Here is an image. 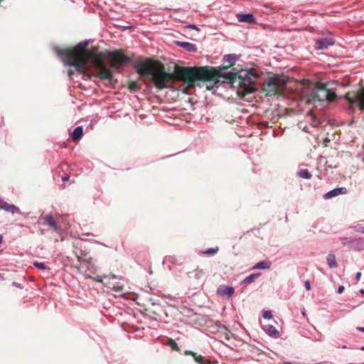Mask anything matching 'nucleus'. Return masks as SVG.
Listing matches in <instances>:
<instances>
[{
	"mask_svg": "<svg viewBox=\"0 0 364 364\" xmlns=\"http://www.w3.org/2000/svg\"><path fill=\"white\" fill-rule=\"evenodd\" d=\"M106 276L104 275V276H97L96 278L94 279L95 281L96 282H101L102 281V278H105Z\"/></svg>",
	"mask_w": 364,
	"mask_h": 364,
	"instance_id": "33",
	"label": "nucleus"
},
{
	"mask_svg": "<svg viewBox=\"0 0 364 364\" xmlns=\"http://www.w3.org/2000/svg\"><path fill=\"white\" fill-rule=\"evenodd\" d=\"M108 277H109V278H112V279H116V278H117V276H116V275H114V274H109L108 275Z\"/></svg>",
	"mask_w": 364,
	"mask_h": 364,
	"instance_id": "38",
	"label": "nucleus"
},
{
	"mask_svg": "<svg viewBox=\"0 0 364 364\" xmlns=\"http://www.w3.org/2000/svg\"><path fill=\"white\" fill-rule=\"evenodd\" d=\"M326 261L329 268L334 269L338 267V263L336 262V256L334 254H328L326 257Z\"/></svg>",
	"mask_w": 364,
	"mask_h": 364,
	"instance_id": "20",
	"label": "nucleus"
},
{
	"mask_svg": "<svg viewBox=\"0 0 364 364\" xmlns=\"http://www.w3.org/2000/svg\"><path fill=\"white\" fill-rule=\"evenodd\" d=\"M298 176L300 178H305V179H310L312 177L311 173L309 171L308 169H300L298 173Z\"/></svg>",
	"mask_w": 364,
	"mask_h": 364,
	"instance_id": "23",
	"label": "nucleus"
},
{
	"mask_svg": "<svg viewBox=\"0 0 364 364\" xmlns=\"http://www.w3.org/2000/svg\"><path fill=\"white\" fill-rule=\"evenodd\" d=\"M347 192H348V190L346 187H337V188H335L326 192L323 195V198L324 199H331V198L336 197L339 195L346 194Z\"/></svg>",
	"mask_w": 364,
	"mask_h": 364,
	"instance_id": "9",
	"label": "nucleus"
},
{
	"mask_svg": "<svg viewBox=\"0 0 364 364\" xmlns=\"http://www.w3.org/2000/svg\"><path fill=\"white\" fill-rule=\"evenodd\" d=\"M262 316L264 319H271L273 317L271 311H264L263 312Z\"/></svg>",
	"mask_w": 364,
	"mask_h": 364,
	"instance_id": "30",
	"label": "nucleus"
},
{
	"mask_svg": "<svg viewBox=\"0 0 364 364\" xmlns=\"http://www.w3.org/2000/svg\"><path fill=\"white\" fill-rule=\"evenodd\" d=\"M187 28H192V29H194V30H196V31H199L200 28L199 27L196 25V24H188V26H186Z\"/></svg>",
	"mask_w": 364,
	"mask_h": 364,
	"instance_id": "31",
	"label": "nucleus"
},
{
	"mask_svg": "<svg viewBox=\"0 0 364 364\" xmlns=\"http://www.w3.org/2000/svg\"><path fill=\"white\" fill-rule=\"evenodd\" d=\"M266 85L269 87H272L274 89H280L283 86V82L281 80L279 75H274L273 77H269L267 80Z\"/></svg>",
	"mask_w": 364,
	"mask_h": 364,
	"instance_id": "12",
	"label": "nucleus"
},
{
	"mask_svg": "<svg viewBox=\"0 0 364 364\" xmlns=\"http://www.w3.org/2000/svg\"><path fill=\"white\" fill-rule=\"evenodd\" d=\"M85 277H86L87 278H91V277H90V276H89V275H85Z\"/></svg>",
	"mask_w": 364,
	"mask_h": 364,
	"instance_id": "48",
	"label": "nucleus"
},
{
	"mask_svg": "<svg viewBox=\"0 0 364 364\" xmlns=\"http://www.w3.org/2000/svg\"><path fill=\"white\" fill-rule=\"evenodd\" d=\"M360 277H361V272H357L356 274H355V281H359L360 279Z\"/></svg>",
	"mask_w": 364,
	"mask_h": 364,
	"instance_id": "35",
	"label": "nucleus"
},
{
	"mask_svg": "<svg viewBox=\"0 0 364 364\" xmlns=\"http://www.w3.org/2000/svg\"><path fill=\"white\" fill-rule=\"evenodd\" d=\"M217 293L221 296L231 297L235 293V289L232 287L222 284L218 287Z\"/></svg>",
	"mask_w": 364,
	"mask_h": 364,
	"instance_id": "13",
	"label": "nucleus"
},
{
	"mask_svg": "<svg viewBox=\"0 0 364 364\" xmlns=\"http://www.w3.org/2000/svg\"><path fill=\"white\" fill-rule=\"evenodd\" d=\"M224 58L229 64L234 65L237 60V55L236 54H227Z\"/></svg>",
	"mask_w": 364,
	"mask_h": 364,
	"instance_id": "24",
	"label": "nucleus"
},
{
	"mask_svg": "<svg viewBox=\"0 0 364 364\" xmlns=\"http://www.w3.org/2000/svg\"><path fill=\"white\" fill-rule=\"evenodd\" d=\"M358 105L360 109L364 112V90L358 97Z\"/></svg>",
	"mask_w": 364,
	"mask_h": 364,
	"instance_id": "25",
	"label": "nucleus"
},
{
	"mask_svg": "<svg viewBox=\"0 0 364 364\" xmlns=\"http://www.w3.org/2000/svg\"><path fill=\"white\" fill-rule=\"evenodd\" d=\"M43 224L58 233L60 232L62 230L61 226L55 221L50 214L43 217Z\"/></svg>",
	"mask_w": 364,
	"mask_h": 364,
	"instance_id": "8",
	"label": "nucleus"
},
{
	"mask_svg": "<svg viewBox=\"0 0 364 364\" xmlns=\"http://www.w3.org/2000/svg\"><path fill=\"white\" fill-rule=\"evenodd\" d=\"M0 209L4 210L6 212L11 213L12 214H20V209L14 204H9L7 202L4 201L2 198H0Z\"/></svg>",
	"mask_w": 364,
	"mask_h": 364,
	"instance_id": "10",
	"label": "nucleus"
},
{
	"mask_svg": "<svg viewBox=\"0 0 364 364\" xmlns=\"http://www.w3.org/2000/svg\"><path fill=\"white\" fill-rule=\"evenodd\" d=\"M219 250V247L218 246L215 247H211L205 250L203 252V254L208 255V256H213L215 255Z\"/></svg>",
	"mask_w": 364,
	"mask_h": 364,
	"instance_id": "26",
	"label": "nucleus"
},
{
	"mask_svg": "<svg viewBox=\"0 0 364 364\" xmlns=\"http://www.w3.org/2000/svg\"><path fill=\"white\" fill-rule=\"evenodd\" d=\"M305 289L306 290H310L311 289V284H310V282L309 280H306L305 282Z\"/></svg>",
	"mask_w": 364,
	"mask_h": 364,
	"instance_id": "34",
	"label": "nucleus"
},
{
	"mask_svg": "<svg viewBox=\"0 0 364 364\" xmlns=\"http://www.w3.org/2000/svg\"><path fill=\"white\" fill-rule=\"evenodd\" d=\"M77 261L80 262H82L85 261V259H82V258L78 255H77Z\"/></svg>",
	"mask_w": 364,
	"mask_h": 364,
	"instance_id": "40",
	"label": "nucleus"
},
{
	"mask_svg": "<svg viewBox=\"0 0 364 364\" xmlns=\"http://www.w3.org/2000/svg\"><path fill=\"white\" fill-rule=\"evenodd\" d=\"M136 71L141 75L148 76L151 73L150 68L146 64H139L136 66Z\"/></svg>",
	"mask_w": 364,
	"mask_h": 364,
	"instance_id": "18",
	"label": "nucleus"
},
{
	"mask_svg": "<svg viewBox=\"0 0 364 364\" xmlns=\"http://www.w3.org/2000/svg\"><path fill=\"white\" fill-rule=\"evenodd\" d=\"M2 240H3V237H2V235H0V243H1Z\"/></svg>",
	"mask_w": 364,
	"mask_h": 364,
	"instance_id": "44",
	"label": "nucleus"
},
{
	"mask_svg": "<svg viewBox=\"0 0 364 364\" xmlns=\"http://www.w3.org/2000/svg\"><path fill=\"white\" fill-rule=\"evenodd\" d=\"M360 349L361 350H363V351H364V346H361V347L360 348Z\"/></svg>",
	"mask_w": 364,
	"mask_h": 364,
	"instance_id": "47",
	"label": "nucleus"
},
{
	"mask_svg": "<svg viewBox=\"0 0 364 364\" xmlns=\"http://www.w3.org/2000/svg\"><path fill=\"white\" fill-rule=\"evenodd\" d=\"M68 178H69V176H68V175H65V176H63V178H62L63 181H66Z\"/></svg>",
	"mask_w": 364,
	"mask_h": 364,
	"instance_id": "41",
	"label": "nucleus"
},
{
	"mask_svg": "<svg viewBox=\"0 0 364 364\" xmlns=\"http://www.w3.org/2000/svg\"><path fill=\"white\" fill-rule=\"evenodd\" d=\"M245 87V92L252 93L257 90L255 84L260 78V75L252 70H241L238 72Z\"/></svg>",
	"mask_w": 364,
	"mask_h": 364,
	"instance_id": "4",
	"label": "nucleus"
},
{
	"mask_svg": "<svg viewBox=\"0 0 364 364\" xmlns=\"http://www.w3.org/2000/svg\"><path fill=\"white\" fill-rule=\"evenodd\" d=\"M114 289L115 291H119L120 289V288L119 287H114Z\"/></svg>",
	"mask_w": 364,
	"mask_h": 364,
	"instance_id": "42",
	"label": "nucleus"
},
{
	"mask_svg": "<svg viewBox=\"0 0 364 364\" xmlns=\"http://www.w3.org/2000/svg\"><path fill=\"white\" fill-rule=\"evenodd\" d=\"M185 354L192 355L195 361L198 364H210V363L208 362L205 357L202 355H198L196 353H194L193 351L186 350Z\"/></svg>",
	"mask_w": 364,
	"mask_h": 364,
	"instance_id": "16",
	"label": "nucleus"
},
{
	"mask_svg": "<svg viewBox=\"0 0 364 364\" xmlns=\"http://www.w3.org/2000/svg\"><path fill=\"white\" fill-rule=\"evenodd\" d=\"M357 330L364 333V327H357Z\"/></svg>",
	"mask_w": 364,
	"mask_h": 364,
	"instance_id": "39",
	"label": "nucleus"
},
{
	"mask_svg": "<svg viewBox=\"0 0 364 364\" xmlns=\"http://www.w3.org/2000/svg\"><path fill=\"white\" fill-rule=\"evenodd\" d=\"M174 43L188 52H195L197 50L196 45L189 42L175 41Z\"/></svg>",
	"mask_w": 364,
	"mask_h": 364,
	"instance_id": "14",
	"label": "nucleus"
},
{
	"mask_svg": "<svg viewBox=\"0 0 364 364\" xmlns=\"http://www.w3.org/2000/svg\"><path fill=\"white\" fill-rule=\"evenodd\" d=\"M350 228L353 229L355 232L364 233V225H362L360 224L350 226Z\"/></svg>",
	"mask_w": 364,
	"mask_h": 364,
	"instance_id": "28",
	"label": "nucleus"
},
{
	"mask_svg": "<svg viewBox=\"0 0 364 364\" xmlns=\"http://www.w3.org/2000/svg\"><path fill=\"white\" fill-rule=\"evenodd\" d=\"M68 73H69L70 76H71L73 74V73L72 71H69Z\"/></svg>",
	"mask_w": 364,
	"mask_h": 364,
	"instance_id": "46",
	"label": "nucleus"
},
{
	"mask_svg": "<svg viewBox=\"0 0 364 364\" xmlns=\"http://www.w3.org/2000/svg\"><path fill=\"white\" fill-rule=\"evenodd\" d=\"M360 293L362 294H364V289H361L360 290Z\"/></svg>",
	"mask_w": 364,
	"mask_h": 364,
	"instance_id": "43",
	"label": "nucleus"
},
{
	"mask_svg": "<svg viewBox=\"0 0 364 364\" xmlns=\"http://www.w3.org/2000/svg\"><path fill=\"white\" fill-rule=\"evenodd\" d=\"M336 82H318L309 92L308 100L310 102L316 103L317 102L329 103L333 102L337 98L334 85Z\"/></svg>",
	"mask_w": 364,
	"mask_h": 364,
	"instance_id": "3",
	"label": "nucleus"
},
{
	"mask_svg": "<svg viewBox=\"0 0 364 364\" xmlns=\"http://www.w3.org/2000/svg\"><path fill=\"white\" fill-rule=\"evenodd\" d=\"M362 161H363V163L364 164V158H363Z\"/></svg>",
	"mask_w": 364,
	"mask_h": 364,
	"instance_id": "49",
	"label": "nucleus"
},
{
	"mask_svg": "<svg viewBox=\"0 0 364 364\" xmlns=\"http://www.w3.org/2000/svg\"><path fill=\"white\" fill-rule=\"evenodd\" d=\"M335 44L333 36L330 34L327 37H321L315 39V48L317 50L327 49L329 46Z\"/></svg>",
	"mask_w": 364,
	"mask_h": 364,
	"instance_id": "6",
	"label": "nucleus"
},
{
	"mask_svg": "<svg viewBox=\"0 0 364 364\" xmlns=\"http://www.w3.org/2000/svg\"><path fill=\"white\" fill-rule=\"evenodd\" d=\"M261 275L260 272L251 274L249 276L246 277L241 282L242 284H251L255 282V280L258 278Z\"/></svg>",
	"mask_w": 364,
	"mask_h": 364,
	"instance_id": "21",
	"label": "nucleus"
},
{
	"mask_svg": "<svg viewBox=\"0 0 364 364\" xmlns=\"http://www.w3.org/2000/svg\"><path fill=\"white\" fill-rule=\"evenodd\" d=\"M341 348H344V349H346V348H353V347H351V346H347V345H346V344L342 345V346H341Z\"/></svg>",
	"mask_w": 364,
	"mask_h": 364,
	"instance_id": "37",
	"label": "nucleus"
},
{
	"mask_svg": "<svg viewBox=\"0 0 364 364\" xmlns=\"http://www.w3.org/2000/svg\"><path fill=\"white\" fill-rule=\"evenodd\" d=\"M12 286H14V287H16V288H18V289H23V286H22V284H20V283H18V282H14L12 283Z\"/></svg>",
	"mask_w": 364,
	"mask_h": 364,
	"instance_id": "32",
	"label": "nucleus"
},
{
	"mask_svg": "<svg viewBox=\"0 0 364 364\" xmlns=\"http://www.w3.org/2000/svg\"><path fill=\"white\" fill-rule=\"evenodd\" d=\"M99 77L103 80H110L112 77V72L107 69H101L98 74Z\"/></svg>",
	"mask_w": 364,
	"mask_h": 364,
	"instance_id": "22",
	"label": "nucleus"
},
{
	"mask_svg": "<svg viewBox=\"0 0 364 364\" xmlns=\"http://www.w3.org/2000/svg\"><path fill=\"white\" fill-rule=\"evenodd\" d=\"M263 329L265 333L270 337L277 338L279 335V333L277 328L271 324L264 325L263 326Z\"/></svg>",
	"mask_w": 364,
	"mask_h": 364,
	"instance_id": "15",
	"label": "nucleus"
},
{
	"mask_svg": "<svg viewBox=\"0 0 364 364\" xmlns=\"http://www.w3.org/2000/svg\"><path fill=\"white\" fill-rule=\"evenodd\" d=\"M4 279V277L1 275V274H0V280H3Z\"/></svg>",
	"mask_w": 364,
	"mask_h": 364,
	"instance_id": "45",
	"label": "nucleus"
},
{
	"mask_svg": "<svg viewBox=\"0 0 364 364\" xmlns=\"http://www.w3.org/2000/svg\"><path fill=\"white\" fill-rule=\"evenodd\" d=\"M272 265V262L269 259L266 260H262L258 262H257L252 269H267L270 268Z\"/></svg>",
	"mask_w": 364,
	"mask_h": 364,
	"instance_id": "17",
	"label": "nucleus"
},
{
	"mask_svg": "<svg viewBox=\"0 0 364 364\" xmlns=\"http://www.w3.org/2000/svg\"><path fill=\"white\" fill-rule=\"evenodd\" d=\"M176 72L178 76L184 80L194 82L196 80H203V85L208 90H215L219 84V80L211 81L208 80L209 72L205 67L200 68H177Z\"/></svg>",
	"mask_w": 364,
	"mask_h": 364,
	"instance_id": "2",
	"label": "nucleus"
},
{
	"mask_svg": "<svg viewBox=\"0 0 364 364\" xmlns=\"http://www.w3.org/2000/svg\"><path fill=\"white\" fill-rule=\"evenodd\" d=\"M339 240L342 245L348 247L349 250L360 252L364 250V237H341Z\"/></svg>",
	"mask_w": 364,
	"mask_h": 364,
	"instance_id": "5",
	"label": "nucleus"
},
{
	"mask_svg": "<svg viewBox=\"0 0 364 364\" xmlns=\"http://www.w3.org/2000/svg\"><path fill=\"white\" fill-rule=\"evenodd\" d=\"M229 83L233 89L238 90L239 95L247 94V92H245V87L243 86L239 73H234L230 77Z\"/></svg>",
	"mask_w": 364,
	"mask_h": 364,
	"instance_id": "7",
	"label": "nucleus"
},
{
	"mask_svg": "<svg viewBox=\"0 0 364 364\" xmlns=\"http://www.w3.org/2000/svg\"><path fill=\"white\" fill-rule=\"evenodd\" d=\"M83 134V127L82 126L76 127L72 132V138L73 141L80 140Z\"/></svg>",
	"mask_w": 364,
	"mask_h": 364,
	"instance_id": "19",
	"label": "nucleus"
},
{
	"mask_svg": "<svg viewBox=\"0 0 364 364\" xmlns=\"http://www.w3.org/2000/svg\"><path fill=\"white\" fill-rule=\"evenodd\" d=\"M88 43L89 40H85L73 48L60 49L58 46H54V50L65 66L73 67L77 73L82 74L86 68L85 62L83 60V51Z\"/></svg>",
	"mask_w": 364,
	"mask_h": 364,
	"instance_id": "1",
	"label": "nucleus"
},
{
	"mask_svg": "<svg viewBox=\"0 0 364 364\" xmlns=\"http://www.w3.org/2000/svg\"><path fill=\"white\" fill-rule=\"evenodd\" d=\"M344 289L345 288H344L343 286H342V285L339 286L338 288V294H342L343 292V291H344Z\"/></svg>",
	"mask_w": 364,
	"mask_h": 364,
	"instance_id": "36",
	"label": "nucleus"
},
{
	"mask_svg": "<svg viewBox=\"0 0 364 364\" xmlns=\"http://www.w3.org/2000/svg\"><path fill=\"white\" fill-rule=\"evenodd\" d=\"M236 17L240 22H245L250 24L256 23V18L252 13L240 12L236 14Z\"/></svg>",
	"mask_w": 364,
	"mask_h": 364,
	"instance_id": "11",
	"label": "nucleus"
},
{
	"mask_svg": "<svg viewBox=\"0 0 364 364\" xmlns=\"http://www.w3.org/2000/svg\"><path fill=\"white\" fill-rule=\"evenodd\" d=\"M33 266L38 269H41V270H46V269H49L44 262H33Z\"/></svg>",
	"mask_w": 364,
	"mask_h": 364,
	"instance_id": "27",
	"label": "nucleus"
},
{
	"mask_svg": "<svg viewBox=\"0 0 364 364\" xmlns=\"http://www.w3.org/2000/svg\"><path fill=\"white\" fill-rule=\"evenodd\" d=\"M173 350H178L179 348L178 346L177 343L173 339H168L167 343Z\"/></svg>",
	"mask_w": 364,
	"mask_h": 364,
	"instance_id": "29",
	"label": "nucleus"
}]
</instances>
